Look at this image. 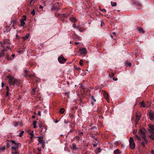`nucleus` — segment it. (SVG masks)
<instances>
[{
	"instance_id": "obj_1",
	"label": "nucleus",
	"mask_w": 154,
	"mask_h": 154,
	"mask_svg": "<svg viewBox=\"0 0 154 154\" xmlns=\"http://www.w3.org/2000/svg\"><path fill=\"white\" fill-rule=\"evenodd\" d=\"M7 78L8 79V83L10 85L17 86L20 83V80L14 78L11 75H9Z\"/></svg>"
},
{
	"instance_id": "obj_2",
	"label": "nucleus",
	"mask_w": 154,
	"mask_h": 154,
	"mask_svg": "<svg viewBox=\"0 0 154 154\" xmlns=\"http://www.w3.org/2000/svg\"><path fill=\"white\" fill-rule=\"evenodd\" d=\"M145 131V130L144 129L141 128L140 129L139 132V134L141 136L142 138L144 139L146 143H147L148 142V140L146 138V136L144 132Z\"/></svg>"
},
{
	"instance_id": "obj_3",
	"label": "nucleus",
	"mask_w": 154,
	"mask_h": 154,
	"mask_svg": "<svg viewBox=\"0 0 154 154\" xmlns=\"http://www.w3.org/2000/svg\"><path fill=\"white\" fill-rule=\"evenodd\" d=\"M37 137L38 138V145H39V144H42V147L44 149L45 147V143L43 140V137Z\"/></svg>"
},
{
	"instance_id": "obj_4",
	"label": "nucleus",
	"mask_w": 154,
	"mask_h": 154,
	"mask_svg": "<svg viewBox=\"0 0 154 154\" xmlns=\"http://www.w3.org/2000/svg\"><path fill=\"white\" fill-rule=\"evenodd\" d=\"M12 142H13L12 145L13 146L11 147V149L12 150H16L19 146L20 143H16L14 140H12Z\"/></svg>"
},
{
	"instance_id": "obj_5",
	"label": "nucleus",
	"mask_w": 154,
	"mask_h": 154,
	"mask_svg": "<svg viewBox=\"0 0 154 154\" xmlns=\"http://www.w3.org/2000/svg\"><path fill=\"white\" fill-rule=\"evenodd\" d=\"M129 146L132 149H133L135 148V144L133 138L131 137H130L129 139Z\"/></svg>"
},
{
	"instance_id": "obj_6",
	"label": "nucleus",
	"mask_w": 154,
	"mask_h": 154,
	"mask_svg": "<svg viewBox=\"0 0 154 154\" xmlns=\"http://www.w3.org/2000/svg\"><path fill=\"white\" fill-rule=\"evenodd\" d=\"M149 129L148 131H149L150 134H154V126L151 124H149Z\"/></svg>"
},
{
	"instance_id": "obj_7",
	"label": "nucleus",
	"mask_w": 154,
	"mask_h": 154,
	"mask_svg": "<svg viewBox=\"0 0 154 154\" xmlns=\"http://www.w3.org/2000/svg\"><path fill=\"white\" fill-rule=\"evenodd\" d=\"M66 59L64 58V57L62 56H60L58 58V60L59 62L61 63H64L66 61Z\"/></svg>"
},
{
	"instance_id": "obj_8",
	"label": "nucleus",
	"mask_w": 154,
	"mask_h": 154,
	"mask_svg": "<svg viewBox=\"0 0 154 154\" xmlns=\"http://www.w3.org/2000/svg\"><path fill=\"white\" fill-rule=\"evenodd\" d=\"M140 117L141 115L140 113H137L136 114V122L137 123H138V122L139 121Z\"/></svg>"
},
{
	"instance_id": "obj_9",
	"label": "nucleus",
	"mask_w": 154,
	"mask_h": 154,
	"mask_svg": "<svg viewBox=\"0 0 154 154\" xmlns=\"http://www.w3.org/2000/svg\"><path fill=\"white\" fill-rule=\"evenodd\" d=\"M149 116L150 119L151 120H153L154 119V115L153 113L151 111H150L149 113Z\"/></svg>"
},
{
	"instance_id": "obj_10",
	"label": "nucleus",
	"mask_w": 154,
	"mask_h": 154,
	"mask_svg": "<svg viewBox=\"0 0 154 154\" xmlns=\"http://www.w3.org/2000/svg\"><path fill=\"white\" fill-rule=\"evenodd\" d=\"M80 54H85L87 52L86 49L85 48H82L80 49Z\"/></svg>"
},
{
	"instance_id": "obj_11",
	"label": "nucleus",
	"mask_w": 154,
	"mask_h": 154,
	"mask_svg": "<svg viewBox=\"0 0 154 154\" xmlns=\"http://www.w3.org/2000/svg\"><path fill=\"white\" fill-rule=\"evenodd\" d=\"M103 95H104V96L105 99L108 102H109V97H108V94L105 91L104 92Z\"/></svg>"
},
{
	"instance_id": "obj_12",
	"label": "nucleus",
	"mask_w": 154,
	"mask_h": 154,
	"mask_svg": "<svg viewBox=\"0 0 154 154\" xmlns=\"http://www.w3.org/2000/svg\"><path fill=\"white\" fill-rule=\"evenodd\" d=\"M39 127L40 128L42 129V131L43 129H45V132L47 129L46 126L42 124H40L39 125Z\"/></svg>"
},
{
	"instance_id": "obj_13",
	"label": "nucleus",
	"mask_w": 154,
	"mask_h": 154,
	"mask_svg": "<svg viewBox=\"0 0 154 154\" xmlns=\"http://www.w3.org/2000/svg\"><path fill=\"white\" fill-rule=\"evenodd\" d=\"M13 142L12 140H7L6 143V146L9 147L10 146V145H12Z\"/></svg>"
},
{
	"instance_id": "obj_14",
	"label": "nucleus",
	"mask_w": 154,
	"mask_h": 154,
	"mask_svg": "<svg viewBox=\"0 0 154 154\" xmlns=\"http://www.w3.org/2000/svg\"><path fill=\"white\" fill-rule=\"evenodd\" d=\"M71 149L75 150L78 149V148L76 147L75 144L74 143H72Z\"/></svg>"
},
{
	"instance_id": "obj_15",
	"label": "nucleus",
	"mask_w": 154,
	"mask_h": 154,
	"mask_svg": "<svg viewBox=\"0 0 154 154\" xmlns=\"http://www.w3.org/2000/svg\"><path fill=\"white\" fill-rule=\"evenodd\" d=\"M30 36V35L29 34H27L26 35L22 37L23 39V40L25 41Z\"/></svg>"
},
{
	"instance_id": "obj_16",
	"label": "nucleus",
	"mask_w": 154,
	"mask_h": 154,
	"mask_svg": "<svg viewBox=\"0 0 154 154\" xmlns=\"http://www.w3.org/2000/svg\"><path fill=\"white\" fill-rule=\"evenodd\" d=\"M140 106L141 107H144L145 108H148V107L147 106H146L145 105V104L144 103H143V102H141L140 103Z\"/></svg>"
},
{
	"instance_id": "obj_17",
	"label": "nucleus",
	"mask_w": 154,
	"mask_h": 154,
	"mask_svg": "<svg viewBox=\"0 0 154 154\" xmlns=\"http://www.w3.org/2000/svg\"><path fill=\"white\" fill-rule=\"evenodd\" d=\"M19 122H14L13 124L14 125V126L15 127H17L19 125Z\"/></svg>"
},
{
	"instance_id": "obj_18",
	"label": "nucleus",
	"mask_w": 154,
	"mask_h": 154,
	"mask_svg": "<svg viewBox=\"0 0 154 154\" xmlns=\"http://www.w3.org/2000/svg\"><path fill=\"white\" fill-rule=\"evenodd\" d=\"M64 111H65V109L63 108H61L60 109L59 112V113H60L61 114H63V113Z\"/></svg>"
},
{
	"instance_id": "obj_19",
	"label": "nucleus",
	"mask_w": 154,
	"mask_h": 154,
	"mask_svg": "<svg viewBox=\"0 0 154 154\" xmlns=\"http://www.w3.org/2000/svg\"><path fill=\"white\" fill-rule=\"evenodd\" d=\"M5 53V50H3L0 53V57H3L4 54Z\"/></svg>"
},
{
	"instance_id": "obj_20",
	"label": "nucleus",
	"mask_w": 154,
	"mask_h": 154,
	"mask_svg": "<svg viewBox=\"0 0 154 154\" xmlns=\"http://www.w3.org/2000/svg\"><path fill=\"white\" fill-rule=\"evenodd\" d=\"M114 154H120L121 152L118 149H117L114 151Z\"/></svg>"
},
{
	"instance_id": "obj_21",
	"label": "nucleus",
	"mask_w": 154,
	"mask_h": 154,
	"mask_svg": "<svg viewBox=\"0 0 154 154\" xmlns=\"http://www.w3.org/2000/svg\"><path fill=\"white\" fill-rule=\"evenodd\" d=\"M28 71L26 70H24V76L26 78L27 76L28 75Z\"/></svg>"
},
{
	"instance_id": "obj_22",
	"label": "nucleus",
	"mask_w": 154,
	"mask_h": 154,
	"mask_svg": "<svg viewBox=\"0 0 154 154\" xmlns=\"http://www.w3.org/2000/svg\"><path fill=\"white\" fill-rule=\"evenodd\" d=\"M111 4L112 6H116V3L114 2H111Z\"/></svg>"
},
{
	"instance_id": "obj_23",
	"label": "nucleus",
	"mask_w": 154,
	"mask_h": 154,
	"mask_svg": "<svg viewBox=\"0 0 154 154\" xmlns=\"http://www.w3.org/2000/svg\"><path fill=\"white\" fill-rule=\"evenodd\" d=\"M131 65V64L130 62H126L125 63V65L126 66H130Z\"/></svg>"
},
{
	"instance_id": "obj_24",
	"label": "nucleus",
	"mask_w": 154,
	"mask_h": 154,
	"mask_svg": "<svg viewBox=\"0 0 154 154\" xmlns=\"http://www.w3.org/2000/svg\"><path fill=\"white\" fill-rule=\"evenodd\" d=\"M20 23L21 26H23L25 24V23L24 22V21L22 20H20Z\"/></svg>"
},
{
	"instance_id": "obj_25",
	"label": "nucleus",
	"mask_w": 154,
	"mask_h": 154,
	"mask_svg": "<svg viewBox=\"0 0 154 154\" xmlns=\"http://www.w3.org/2000/svg\"><path fill=\"white\" fill-rule=\"evenodd\" d=\"M26 20V15H24L23 16V18L20 20L24 21L25 20Z\"/></svg>"
},
{
	"instance_id": "obj_26",
	"label": "nucleus",
	"mask_w": 154,
	"mask_h": 154,
	"mask_svg": "<svg viewBox=\"0 0 154 154\" xmlns=\"http://www.w3.org/2000/svg\"><path fill=\"white\" fill-rule=\"evenodd\" d=\"M91 100L92 101H94V102L96 101V99L94 98V97L92 95L91 96Z\"/></svg>"
},
{
	"instance_id": "obj_27",
	"label": "nucleus",
	"mask_w": 154,
	"mask_h": 154,
	"mask_svg": "<svg viewBox=\"0 0 154 154\" xmlns=\"http://www.w3.org/2000/svg\"><path fill=\"white\" fill-rule=\"evenodd\" d=\"M138 31L139 32H143V33H144V32L143 30V29H142L141 28H138Z\"/></svg>"
},
{
	"instance_id": "obj_28",
	"label": "nucleus",
	"mask_w": 154,
	"mask_h": 154,
	"mask_svg": "<svg viewBox=\"0 0 154 154\" xmlns=\"http://www.w3.org/2000/svg\"><path fill=\"white\" fill-rule=\"evenodd\" d=\"M149 137L152 140H154V135H151L149 136Z\"/></svg>"
},
{
	"instance_id": "obj_29",
	"label": "nucleus",
	"mask_w": 154,
	"mask_h": 154,
	"mask_svg": "<svg viewBox=\"0 0 154 154\" xmlns=\"http://www.w3.org/2000/svg\"><path fill=\"white\" fill-rule=\"evenodd\" d=\"M31 14H32L33 15H35V11L34 9H33V10L31 12Z\"/></svg>"
},
{
	"instance_id": "obj_30",
	"label": "nucleus",
	"mask_w": 154,
	"mask_h": 154,
	"mask_svg": "<svg viewBox=\"0 0 154 154\" xmlns=\"http://www.w3.org/2000/svg\"><path fill=\"white\" fill-rule=\"evenodd\" d=\"M71 20L72 22H75L76 20L74 18H72L71 19Z\"/></svg>"
},
{
	"instance_id": "obj_31",
	"label": "nucleus",
	"mask_w": 154,
	"mask_h": 154,
	"mask_svg": "<svg viewBox=\"0 0 154 154\" xmlns=\"http://www.w3.org/2000/svg\"><path fill=\"white\" fill-rule=\"evenodd\" d=\"M83 62V61L82 60H80L79 62V64L81 66H82L83 65V63L82 62Z\"/></svg>"
},
{
	"instance_id": "obj_32",
	"label": "nucleus",
	"mask_w": 154,
	"mask_h": 154,
	"mask_svg": "<svg viewBox=\"0 0 154 154\" xmlns=\"http://www.w3.org/2000/svg\"><path fill=\"white\" fill-rule=\"evenodd\" d=\"M75 138H76V139L79 141L80 140V137L79 136H76L75 137Z\"/></svg>"
},
{
	"instance_id": "obj_33",
	"label": "nucleus",
	"mask_w": 154,
	"mask_h": 154,
	"mask_svg": "<svg viewBox=\"0 0 154 154\" xmlns=\"http://www.w3.org/2000/svg\"><path fill=\"white\" fill-rule=\"evenodd\" d=\"M79 137L80 136L82 137V136L83 135V132H79Z\"/></svg>"
},
{
	"instance_id": "obj_34",
	"label": "nucleus",
	"mask_w": 154,
	"mask_h": 154,
	"mask_svg": "<svg viewBox=\"0 0 154 154\" xmlns=\"http://www.w3.org/2000/svg\"><path fill=\"white\" fill-rule=\"evenodd\" d=\"M24 132V131H22L20 134H19V136L20 137H21V136H22L23 135V134Z\"/></svg>"
},
{
	"instance_id": "obj_35",
	"label": "nucleus",
	"mask_w": 154,
	"mask_h": 154,
	"mask_svg": "<svg viewBox=\"0 0 154 154\" xmlns=\"http://www.w3.org/2000/svg\"><path fill=\"white\" fill-rule=\"evenodd\" d=\"M141 144L142 145V146L144 147H145V143L144 142H141Z\"/></svg>"
},
{
	"instance_id": "obj_36",
	"label": "nucleus",
	"mask_w": 154,
	"mask_h": 154,
	"mask_svg": "<svg viewBox=\"0 0 154 154\" xmlns=\"http://www.w3.org/2000/svg\"><path fill=\"white\" fill-rule=\"evenodd\" d=\"M5 149V146L2 147L1 148H0V151H1Z\"/></svg>"
},
{
	"instance_id": "obj_37",
	"label": "nucleus",
	"mask_w": 154,
	"mask_h": 154,
	"mask_svg": "<svg viewBox=\"0 0 154 154\" xmlns=\"http://www.w3.org/2000/svg\"><path fill=\"white\" fill-rule=\"evenodd\" d=\"M11 153L12 154H19L17 152H14L13 151H11Z\"/></svg>"
},
{
	"instance_id": "obj_38",
	"label": "nucleus",
	"mask_w": 154,
	"mask_h": 154,
	"mask_svg": "<svg viewBox=\"0 0 154 154\" xmlns=\"http://www.w3.org/2000/svg\"><path fill=\"white\" fill-rule=\"evenodd\" d=\"M18 124L19 125H20L22 126L23 125V124L22 122V121L19 122V123Z\"/></svg>"
},
{
	"instance_id": "obj_39",
	"label": "nucleus",
	"mask_w": 154,
	"mask_h": 154,
	"mask_svg": "<svg viewBox=\"0 0 154 154\" xmlns=\"http://www.w3.org/2000/svg\"><path fill=\"white\" fill-rule=\"evenodd\" d=\"M100 10L103 12H105L106 11V10L105 9H100Z\"/></svg>"
},
{
	"instance_id": "obj_40",
	"label": "nucleus",
	"mask_w": 154,
	"mask_h": 154,
	"mask_svg": "<svg viewBox=\"0 0 154 154\" xmlns=\"http://www.w3.org/2000/svg\"><path fill=\"white\" fill-rule=\"evenodd\" d=\"M37 121H34L33 122V125H36L37 124Z\"/></svg>"
},
{
	"instance_id": "obj_41",
	"label": "nucleus",
	"mask_w": 154,
	"mask_h": 154,
	"mask_svg": "<svg viewBox=\"0 0 154 154\" xmlns=\"http://www.w3.org/2000/svg\"><path fill=\"white\" fill-rule=\"evenodd\" d=\"M6 57L7 58V60H11V57H9L8 56Z\"/></svg>"
},
{
	"instance_id": "obj_42",
	"label": "nucleus",
	"mask_w": 154,
	"mask_h": 154,
	"mask_svg": "<svg viewBox=\"0 0 154 154\" xmlns=\"http://www.w3.org/2000/svg\"><path fill=\"white\" fill-rule=\"evenodd\" d=\"M6 90H7V91H8V92H9V88H8V87L6 86Z\"/></svg>"
},
{
	"instance_id": "obj_43",
	"label": "nucleus",
	"mask_w": 154,
	"mask_h": 154,
	"mask_svg": "<svg viewBox=\"0 0 154 154\" xmlns=\"http://www.w3.org/2000/svg\"><path fill=\"white\" fill-rule=\"evenodd\" d=\"M69 122V121H66L65 119L64 120V123L65 124H67Z\"/></svg>"
},
{
	"instance_id": "obj_44",
	"label": "nucleus",
	"mask_w": 154,
	"mask_h": 154,
	"mask_svg": "<svg viewBox=\"0 0 154 154\" xmlns=\"http://www.w3.org/2000/svg\"><path fill=\"white\" fill-rule=\"evenodd\" d=\"M72 26H73V27L74 28H78V27H77L76 26V25L75 24H73Z\"/></svg>"
},
{
	"instance_id": "obj_45",
	"label": "nucleus",
	"mask_w": 154,
	"mask_h": 154,
	"mask_svg": "<svg viewBox=\"0 0 154 154\" xmlns=\"http://www.w3.org/2000/svg\"><path fill=\"white\" fill-rule=\"evenodd\" d=\"M33 131H32V132L31 133H30L29 134L31 135V136H32V137H34V134H33Z\"/></svg>"
},
{
	"instance_id": "obj_46",
	"label": "nucleus",
	"mask_w": 154,
	"mask_h": 154,
	"mask_svg": "<svg viewBox=\"0 0 154 154\" xmlns=\"http://www.w3.org/2000/svg\"><path fill=\"white\" fill-rule=\"evenodd\" d=\"M36 88H35L32 89V91L34 93H35V92Z\"/></svg>"
},
{
	"instance_id": "obj_47",
	"label": "nucleus",
	"mask_w": 154,
	"mask_h": 154,
	"mask_svg": "<svg viewBox=\"0 0 154 154\" xmlns=\"http://www.w3.org/2000/svg\"><path fill=\"white\" fill-rule=\"evenodd\" d=\"M41 112L40 111H38V115H39V116H41Z\"/></svg>"
},
{
	"instance_id": "obj_48",
	"label": "nucleus",
	"mask_w": 154,
	"mask_h": 154,
	"mask_svg": "<svg viewBox=\"0 0 154 154\" xmlns=\"http://www.w3.org/2000/svg\"><path fill=\"white\" fill-rule=\"evenodd\" d=\"M34 75H29V77L30 78H32L33 77H34Z\"/></svg>"
},
{
	"instance_id": "obj_49",
	"label": "nucleus",
	"mask_w": 154,
	"mask_h": 154,
	"mask_svg": "<svg viewBox=\"0 0 154 154\" xmlns=\"http://www.w3.org/2000/svg\"><path fill=\"white\" fill-rule=\"evenodd\" d=\"M113 79L114 81H117V79L116 78H113Z\"/></svg>"
},
{
	"instance_id": "obj_50",
	"label": "nucleus",
	"mask_w": 154,
	"mask_h": 154,
	"mask_svg": "<svg viewBox=\"0 0 154 154\" xmlns=\"http://www.w3.org/2000/svg\"><path fill=\"white\" fill-rule=\"evenodd\" d=\"M59 121L57 120H56L55 121V123H57Z\"/></svg>"
},
{
	"instance_id": "obj_51",
	"label": "nucleus",
	"mask_w": 154,
	"mask_h": 154,
	"mask_svg": "<svg viewBox=\"0 0 154 154\" xmlns=\"http://www.w3.org/2000/svg\"><path fill=\"white\" fill-rule=\"evenodd\" d=\"M37 150L39 151H41V149L40 148H37Z\"/></svg>"
},
{
	"instance_id": "obj_52",
	"label": "nucleus",
	"mask_w": 154,
	"mask_h": 154,
	"mask_svg": "<svg viewBox=\"0 0 154 154\" xmlns=\"http://www.w3.org/2000/svg\"><path fill=\"white\" fill-rule=\"evenodd\" d=\"M137 131V130H135L134 131V132H133V133H134V134H135V133Z\"/></svg>"
},
{
	"instance_id": "obj_53",
	"label": "nucleus",
	"mask_w": 154,
	"mask_h": 154,
	"mask_svg": "<svg viewBox=\"0 0 154 154\" xmlns=\"http://www.w3.org/2000/svg\"><path fill=\"white\" fill-rule=\"evenodd\" d=\"M151 152L152 154H154V150H151Z\"/></svg>"
},
{
	"instance_id": "obj_54",
	"label": "nucleus",
	"mask_w": 154,
	"mask_h": 154,
	"mask_svg": "<svg viewBox=\"0 0 154 154\" xmlns=\"http://www.w3.org/2000/svg\"><path fill=\"white\" fill-rule=\"evenodd\" d=\"M9 95V92H8V91H7V93H6V96H8Z\"/></svg>"
},
{
	"instance_id": "obj_55",
	"label": "nucleus",
	"mask_w": 154,
	"mask_h": 154,
	"mask_svg": "<svg viewBox=\"0 0 154 154\" xmlns=\"http://www.w3.org/2000/svg\"><path fill=\"white\" fill-rule=\"evenodd\" d=\"M1 85L2 87H3L4 86V84L2 82Z\"/></svg>"
},
{
	"instance_id": "obj_56",
	"label": "nucleus",
	"mask_w": 154,
	"mask_h": 154,
	"mask_svg": "<svg viewBox=\"0 0 154 154\" xmlns=\"http://www.w3.org/2000/svg\"><path fill=\"white\" fill-rule=\"evenodd\" d=\"M137 139L139 140H140V138L139 137H137Z\"/></svg>"
},
{
	"instance_id": "obj_57",
	"label": "nucleus",
	"mask_w": 154,
	"mask_h": 154,
	"mask_svg": "<svg viewBox=\"0 0 154 154\" xmlns=\"http://www.w3.org/2000/svg\"><path fill=\"white\" fill-rule=\"evenodd\" d=\"M79 43V42H75V44L76 45H77Z\"/></svg>"
},
{
	"instance_id": "obj_58",
	"label": "nucleus",
	"mask_w": 154,
	"mask_h": 154,
	"mask_svg": "<svg viewBox=\"0 0 154 154\" xmlns=\"http://www.w3.org/2000/svg\"><path fill=\"white\" fill-rule=\"evenodd\" d=\"M11 56L12 57H14L15 56V55L14 54H13Z\"/></svg>"
},
{
	"instance_id": "obj_59",
	"label": "nucleus",
	"mask_w": 154,
	"mask_h": 154,
	"mask_svg": "<svg viewBox=\"0 0 154 154\" xmlns=\"http://www.w3.org/2000/svg\"><path fill=\"white\" fill-rule=\"evenodd\" d=\"M94 101H92V102H91V104H92V105H94Z\"/></svg>"
},
{
	"instance_id": "obj_60",
	"label": "nucleus",
	"mask_w": 154,
	"mask_h": 154,
	"mask_svg": "<svg viewBox=\"0 0 154 154\" xmlns=\"http://www.w3.org/2000/svg\"><path fill=\"white\" fill-rule=\"evenodd\" d=\"M37 127V126H36V125H34V128H35Z\"/></svg>"
},
{
	"instance_id": "obj_61",
	"label": "nucleus",
	"mask_w": 154,
	"mask_h": 154,
	"mask_svg": "<svg viewBox=\"0 0 154 154\" xmlns=\"http://www.w3.org/2000/svg\"><path fill=\"white\" fill-rule=\"evenodd\" d=\"M39 8L40 9H42L43 8V7L42 6H40V7H39Z\"/></svg>"
},
{
	"instance_id": "obj_62",
	"label": "nucleus",
	"mask_w": 154,
	"mask_h": 154,
	"mask_svg": "<svg viewBox=\"0 0 154 154\" xmlns=\"http://www.w3.org/2000/svg\"><path fill=\"white\" fill-rule=\"evenodd\" d=\"M113 34V35H116V32H113L112 33Z\"/></svg>"
},
{
	"instance_id": "obj_63",
	"label": "nucleus",
	"mask_w": 154,
	"mask_h": 154,
	"mask_svg": "<svg viewBox=\"0 0 154 154\" xmlns=\"http://www.w3.org/2000/svg\"><path fill=\"white\" fill-rule=\"evenodd\" d=\"M34 94H35V93H34L33 91L32 92V95H34Z\"/></svg>"
},
{
	"instance_id": "obj_64",
	"label": "nucleus",
	"mask_w": 154,
	"mask_h": 154,
	"mask_svg": "<svg viewBox=\"0 0 154 154\" xmlns=\"http://www.w3.org/2000/svg\"><path fill=\"white\" fill-rule=\"evenodd\" d=\"M32 118H35V116H32Z\"/></svg>"
}]
</instances>
